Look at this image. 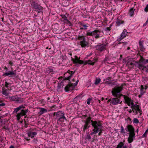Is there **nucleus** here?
Returning <instances> with one entry per match:
<instances>
[{"label":"nucleus","instance_id":"nucleus-35","mask_svg":"<svg viewBox=\"0 0 148 148\" xmlns=\"http://www.w3.org/2000/svg\"><path fill=\"white\" fill-rule=\"evenodd\" d=\"M133 122L136 123H139V121L137 119L134 118L133 120Z\"/></svg>","mask_w":148,"mask_h":148},{"label":"nucleus","instance_id":"nucleus-14","mask_svg":"<svg viewBox=\"0 0 148 148\" xmlns=\"http://www.w3.org/2000/svg\"><path fill=\"white\" fill-rule=\"evenodd\" d=\"M97 61V59L96 58H95L92 60H89L86 61V64H89L93 65L94 64L95 62H96Z\"/></svg>","mask_w":148,"mask_h":148},{"label":"nucleus","instance_id":"nucleus-58","mask_svg":"<svg viewBox=\"0 0 148 148\" xmlns=\"http://www.w3.org/2000/svg\"><path fill=\"white\" fill-rule=\"evenodd\" d=\"M130 49V48L129 47H128L127 48V50H128Z\"/></svg>","mask_w":148,"mask_h":148},{"label":"nucleus","instance_id":"nucleus-18","mask_svg":"<svg viewBox=\"0 0 148 148\" xmlns=\"http://www.w3.org/2000/svg\"><path fill=\"white\" fill-rule=\"evenodd\" d=\"M39 109L40 111L38 113L40 115L47 112V110L46 109L43 108H40Z\"/></svg>","mask_w":148,"mask_h":148},{"label":"nucleus","instance_id":"nucleus-37","mask_svg":"<svg viewBox=\"0 0 148 148\" xmlns=\"http://www.w3.org/2000/svg\"><path fill=\"white\" fill-rule=\"evenodd\" d=\"M82 26L83 27V28H82L83 29H87V27H88V26L86 25L83 24L82 25Z\"/></svg>","mask_w":148,"mask_h":148},{"label":"nucleus","instance_id":"nucleus-55","mask_svg":"<svg viewBox=\"0 0 148 148\" xmlns=\"http://www.w3.org/2000/svg\"><path fill=\"white\" fill-rule=\"evenodd\" d=\"M10 148H14V146L11 145L10 147Z\"/></svg>","mask_w":148,"mask_h":148},{"label":"nucleus","instance_id":"nucleus-46","mask_svg":"<svg viewBox=\"0 0 148 148\" xmlns=\"http://www.w3.org/2000/svg\"><path fill=\"white\" fill-rule=\"evenodd\" d=\"M71 75H70L69 76L66 78V79L67 80H69L70 78H71Z\"/></svg>","mask_w":148,"mask_h":148},{"label":"nucleus","instance_id":"nucleus-52","mask_svg":"<svg viewBox=\"0 0 148 148\" xmlns=\"http://www.w3.org/2000/svg\"><path fill=\"white\" fill-rule=\"evenodd\" d=\"M51 71H52V70H51V69H49H49H48V70H47V72H49H49H51Z\"/></svg>","mask_w":148,"mask_h":148},{"label":"nucleus","instance_id":"nucleus-6","mask_svg":"<svg viewBox=\"0 0 148 148\" xmlns=\"http://www.w3.org/2000/svg\"><path fill=\"white\" fill-rule=\"evenodd\" d=\"M64 114L62 112L59 111L56 113L57 118L58 121H64V120H66V119L64 117Z\"/></svg>","mask_w":148,"mask_h":148},{"label":"nucleus","instance_id":"nucleus-43","mask_svg":"<svg viewBox=\"0 0 148 148\" xmlns=\"http://www.w3.org/2000/svg\"><path fill=\"white\" fill-rule=\"evenodd\" d=\"M90 101H91V99H87V103L88 104V105L90 104Z\"/></svg>","mask_w":148,"mask_h":148},{"label":"nucleus","instance_id":"nucleus-25","mask_svg":"<svg viewBox=\"0 0 148 148\" xmlns=\"http://www.w3.org/2000/svg\"><path fill=\"white\" fill-rule=\"evenodd\" d=\"M145 90H144V87L143 85L141 86V89L140 90V93L141 96L143 95L145 93Z\"/></svg>","mask_w":148,"mask_h":148},{"label":"nucleus","instance_id":"nucleus-54","mask_svg":"<svg viewBox=\"0 0 148 148\" xmlns=\"http://www.w3.org/2000/svg\"><path fill=\"white\" fill-rule=\"evenodd\" d=\"M145 132L147 133H147H148V129L145 131Z\"/></svg>","mask_w":148,"mask_h":148},{"label":"nucleus","instance_id":"nucleus-20","mask_svg":"<svg viewBox=\"0 0 148 148\" xmlns=\"http://www.w3.org/2000/svg\"><path fill=\"white\" fill-rule=\"evenodd\" d=\"M139 62L146 64L148 63V59H145L143 57L141 56L140 59L139 60Z\"/></svg>","mask_w":148,"mask_h":148},{"label":"nucleus","instance_id":"nucleus-29","mask_svg":"<svg viewBox=\"0 0 148 148\" xmlns=\"http://www.w3.org/2000/svg\"><path fill=\"white\" fill-rule=\"evenodd\" d=\"M88 124L85 123V124L84 125L83 129V131L85 132V130L88 128L89 127V126H88Z\"/></svg>","mask_w":148,"mask_h":148},{"label":"nucleus","instance_id":"nucleus-19","mask_svg":"<svg viewBox=\"0 0 148 148\" xmlns=\"http://www.w3.org/2000/svg\"><path fill=\"white\" fill-rule=\"evenodd\" d=\"M135 9L134 8H130L129 11V14L130 16H132L134 15Z\"/></svg>","mask_w":148,"mask_h":148},{"label":"nucleus","instance_id":"nucleus-39","mask_svg":"<svg viewBox=\"0 0 148 148\" xmlns=\"http://www.w3.org/2000/svg\"><path fill=\"white\" fill-rule=\"evenodd\" d=\"M86 139L89 140L90 139L91 137L89 135H87L86 137Z\"/></svg>","mask_w":148,"mask_h":148},{"label":"nucleus","instance_id":"nucleus-15","mask_svg":"<svg viewBox=\"0 0 148 148\" xmlns=\"http://www.w3.org/2000/svg\"><path fill=\"white\" fill-rule=\"evenodd\" d=\"M73 86V84L71 83L69 84L65 87V89L66 91H68L71 90Z\"/></svg>","mask_w":148,"mask_h":148},{"label":"nucleus","instance_id":"nucleus-38","mask_svg":"<svg viewBox=\"0 0 148 148\" xmlns=\"http://www.w3.org/2000/svg\"><path fill=\"white\" fill-rule=\"evenodd\" d=\"M9 84L7 82H5V86L6 88H8L9 86Z\"/></svg>","mask_w":148,"mask_h":148},{"label":"nucleus","instance_id":"nucleus-33","mask_svg":"<svg viewBox=\"0 0 148 148\" xmlns=\"http://www.w3.org/2000/svg\"><path fill=\"white\" fill-rule=\"evenodd\" d=\"M135 64L133 62H128V65L130 66L131 67L134 66Z\"/></svg>","mask_w":148,"mask_h":148},{"label":"nucleus","instance_id":"nucleus-34","mask_svg":"<svg viewBox=\"0 0 148 148\" xmlns=\"http://www.w3.org/2000/svg\"><path fill=\"white\" fill-rule=\"evenodd\" d=\"M121 133L123 134H125V133L124 129L122 126H121Z\"/></svg>","mask_w":148,"mask_h":148},{"label":"nucleus","instance_id":"nucleus-61","mask_svg":"<svg viewBox=\"0 0 148 148\" xmlns=\"http://www.w3.org/2000/svg\"><path fill=\"white\" fill-rule=\"evenodd\" d=\"M98 102L99 103H100V100H98Z\"/></svg>","mask_w":148,"mask_h":148},{"label":"nucleus","instance_id":"nucleus-41","mask_svg":"<svg viewBox=\"0 0 148 148\" xmlns=\"http://www.w3.org/2000/svg\"><path fill=\"white\" fill-rule=\"evenodd\" d=\"M62 17L64 20H67V18L65 15H62Z\"/></svg>","mask_w":148,"mask_h":148},{"label":"nucleus","instance_id":"nucleus-17","mask_svg":"<svg viewBox=\"0 0 148 148\" xmlns=\"http://www.w3.org/2000/svg\"><path fill=\"white\" fill-rule=\"evenodd\" d=\"M27 134L29 137H31V138H32L36 135L37 133L35 132H29L27 133Z\"/></svg>","mask_w":148,"mask_h":148},{"label":"nucleus","instance_id":"nucleus-47","mask_svg":"<svg viewBox=\"0 0 148 148\" xmlns=\"http://www.w3.org/2000/svg\"><path fill=\"white\" fill-rule=\"evenodd\" d=\"M9 64H10L11 65H12L13 64V63L10 61H9Z\"/></svg>","mask_w":148,"mask_h":148},{"label":"nucleus","instance_id":"nucleus-23","mask_svg":"<svg viewBox=\"0 0 148 148\" xmlns=\"http://www.w3.org/2000/svg\"><path fill=\"white\" fill-rule=\"evenodd\" d=\"M97 48L99 51H102L105 49L106 45H100L97 46Z\"/></svg>","mask_w":148,"mask_h":148},{"label":"nucleus","instance_id":"nucleus-60","mask_svg":"<svg viewBox=\"0 0 148 148\" xmlns=\"http://www.w3.org/2000/svg\"><path fill=\"white\" fill-rule=\"evenodd\" d=\"M104 99V98H102L101 99V100L102 101H103V100Z\"/></svg>","mask_w":148,"mask_h":148},{"label":"nucleus","instance_id":"nucleus-11","mask_svg":"<svg viewBox=\"0 0 148 148\" xmlns=\"http://www.w3.org/2000/svg\"><path fill=\"white\" fill-rule=\"evenodd\" d=\"M122 101H120L119 99L117 98H113L112 99L111 103L114 105H116L121 103Z\"/></svg>","mask_w":148,"mask_h":148},{"label":"nucleus","instance_id":"nucleus-8","mask_svg":"<svg viewBox=\"0 0 148 148\" xmlns=\"http://www.w3.org/2000/svg\"><path fill=\"white\" fill-rule=\"evenodd\" d=\"M28 111V109L26 110H21V112H20L18 113L16 116L17 117L18 120L19 121L21 117L25 115L26 113Z\"/></svg>","mask_w":148,"mask_h":148},{"label":"nucleus","instance_id":"nucleus-62","mask_svg":"<svg viewBox=\"0 0 148 148\" xmlns=\"http://www.w3.org/2000/svg\"><path fill=\"white\" fill-rule=\"evenodd\" d=\"M92 55V53H90V55L89 56H90L91 55Z\"/></svg>","mask_w":148,"mask_h":148},{"label":"nucleus","instance_id":"nucleus-57","mask_svg":"<svg viewBox=\"0 0 148 148\" xmlns=\"http://www.w3.org/2000/svg\"><path fill=\"white\" fill-rule=\"evenodd\" d=\"M27 140H30L29 139L27 138H25Z\"/></svg>","mask_w":148,"mask_h":148},{"label":"nucleus","instance_id":"nucleus-51","mask_svg":"<svg viewBox=\"0 0 148 148\" xmlns=\"http://www.w3.org/2000/svg\"><path fill=\"white\" fill-rule=\"evenodd\" d=\"M5 105V103H2L0 104V106H3Z\"/></svg>","mask_w":148,"mask_h":148},{"label":"nucleus","instance_id":"nucleus-1","mask_svg":"<svg viewBox=\"0 0 148 148\" xmlns=\"http://www.w3.org/2000/svg\"><path fill=\"white\" fill-rule=\"evenodd\" d=\"M123 97L126 103L130 106L132 109L133 112L134 113V114L135 115L137 114L138 112H139L140 114V115L141 114V111L139 108V106L137 104H134L133 100L128 97L123 95Z\"/></svg>","mask_w":148,"mask_h":148},{"label":"nucleus","instance_id":"nucleus-22","mask_svg":"<svg viewBox=\"0 0 148 148\" xmlns=\"http://www.w3.org/2000/svg\"><path fill=\"white\" fill-rule=\"evenodd\" d=\"M24 108V106L23 105H21L19 107L16 108L14 109V111L13 112L14 113H17L19 110H21V109L23 108Z\"/></svg>","mask_w":148,"mask_h":148},{"label":"nucleus","instance_id":"nucleus-13","mask_svg":"<svg viewBox=\"0 0 148 148\" xmlns=\"http://www.w3.org/2000/svg\"><path fill=\"white\" fill-rule=\"evenodd\" d=\"M135 137V133L130 134L128 138V141L129 143H132L133 140V138Z\"/></svg>","mask_w":148,"mask_h":148},{"label":"nucleus","instance_id":"nucleus-56","mask_svg":"<svg viewBox=\"0 0 148 148\" xmlns=\"http://www.w3.org/2000/svg\"><path fill=\"white\" fill-rule=\"evenodd\" d=\"M4 69L5 70H7L8 69L7 68L6 66H5Z\"/></svg>","mask_w":148,"mask_h":148},{"label":"nucleus","instance_id":"nucleus-9","mask_svg":"<svg viewBox=\"0 0 148 148\" xmlns=\"http://www.w3.org/2000/svg\"><path fill=\"white\" fill-rule=\"evenodd\" d=\"M127 34L128 32H127L126 30L125 29H124L121 34L120 36L117 38V40L118 41H120L126 37V36L127 35Z\"/></svg>","mask_w":148,"mask_h":148},{"label":"nucleus","instance_id":"nucleus-2","mask_svg":"<svg viewBox=\"0 0 148 148\" xmlns=\"http://www.w3.org/2000/svg\"><path fill=\"white\" fill-rule=\"evenodd\" d=\"M91 122L93 129L92 132L90 133V134L92 135L99 133L98 136L101 135L103 130V127L101 123L100 122L92 120H91Z\"/></svg>","mask_w":148,"mask_h":148},{"label":"nucleus","instance_id":"nucleus-49","mask_svg":"<svg viewBox=\"0 0 148 148\" xmlns=\"http://www.w3.org/2000/svg\"><path fill=\"white\" fill-rule=\"evenodd\" d=\"M78 82V81H77V82H76V83L75 84H73L74 86H76V85H77Z\"/></svg>","mask_w":148,"mask_h":148},{"label":"nucleus","instance_id":"nucleus-26","mask_svg":"<svg viewBox=\"0 0 148 148\" xmlns=\"http://www.w3.org/2000/svg\"><path fill=\"white\" fill-rule=\"evenodd\" d=\"M140 62H139V61L138 62H137V63H138V67L140 69H141L142 70H144L145 69V68H146V67L145 66H143V64H140Z\"/></svg>","mask_w":148,"mask_h":148},{"label":"nucleus","instance_id":"nucleus-3","mask_svg":"<svg viewBox=\"0 0 148 148\" xmlns=\"http://www.w3.org/2000/svg\"><path fill=\"white\" fill-rule=\"evenodd\" d=\"M122 90V88L121 86L115 87L112 91V95L116 97H120L122 95L120 93Z\"/></svg>","mask_w":148,"mask_h":148},{"label":"nucleus","instance_id":"nucleus-45","mask_svg":"<svg viewBox=\"0 0 148 148\" xmlns=\"http://www.w3.org/2000/svg\"><path fill=\"white\" fill-rule=\"evenodd\" d=\"M68 72L69 73H71L72 74L74 73V72H73V71H70L69 70L68 71Z\"/></svg>","mask_w":148,"mask_h":148},{"label":"nucleus","instance_id":"nucleus-30","mask_svg":"<svg viewBox=\"0 0 148 148\" xmlns=\"http://www.w3.org/2000/svg\"><path fill=\"white\" fill-rule=\"evenodd\" d=\"M34 8L36 10H40L41 9V7L38 5V4L36 5V6H34Z\"/></svg>","mask_w":148,"mask_h":148},{"label":"nucleus","instance_id":"nucleus-28","mask_svg":"<svg viewBox=\"0 0 148 148\" xmlns=\"http://www.w3.org/2000/svg\"><path fill=\"white\" fill-rule=\"evenodd\" d=\"M143 45V41H140L139 42V45L140 47V48L141 50H143L144 49Z\"/></svg>","mask_w":148,"mask_h":148},{"label":"nucleus","instance_id":"nucleus-16","mask_svg":"<svg viewBox=\"0 0 148 148\" xmlns=\"http://www.w3.org/2000/svg\"><path fill=\"white\" fill-rule=\"evenodd\" d=\"M16 75L15 73L13 71H9L8 72L4 73L3 75V76H11L12 75Z\"/></svg>","mask_w":148,"mask_h":148},{"label":"nucleus","instance_id":"nucleus-50","mask_svg":"<svg viewBox=\"0 0 148 148\" xmlns=\"http://www.w3.org/2000/svg\"><path fill=\"white\" fill-rule=\"evenodd\" d=\"M127 110L129 112V113H131V112H132V111H132V110Z\"/></svg>","mask_w":148,"mask_h":148},{"label":"nucleus","instance_id":"nucleus-7","mask_svg":"<svg viewBox=\"0 0 148 148\" xmlns=\"http://www.w3.org/2000/svg\"><path fill=\"white\" fill-rule=\"evenodd\" d=\"M9 98L10 101H16L19 102H21L23 101V99L18 97L17 95L9 96Z\"/></svg>","mask_w":148,"mask_h":148},{"label":"nucleus","instance_id":"nucleus-24","mask_svg":"<svg viewBox=\"0 0 148 148\" xmlns=\"http://www.w3.org/2000/svg\"><path fill=\"white\" fill-rule=\"evenodd\" d=\"M123 21L120 20L119 19H117L116 22V25L117 26H119L121 24L123 23Z\"/></svg>","mask_w":148,"mask_h":148},{"label":"nucleus","instance_id":"nucleus-32","mask_svg":"<svg viewBox=\"0 0 148 148\" xmlns=\"http://www.w3.org/2000/svg\"><path fill=\"white\" fill-rule=\"evenodd\" d=\"M101 81V79L99 78H97L95 82V84H97L99 83Z\"/></svg>","mask_w":148,"mask_h":148},{"label":"nucleus","instance_id":"nucleus-64","mask_svg":"<svg viewBox=\"0 0 148 148\" xmlns=\"http://www.w3.org/2000/svg\"><path fill=\"white\" fill-rule=\"evenodd\" d=\"M147 89V87H145V89Z\"/></svg>","mask_w":148,"mask_h":148},{"label":"nucleus","instance_id":"nucleus-40","mask_svg":"<svg viewBox=\"0 0 148 148\" xmlns=\"http://www.w3.org/2000/svg\"><path fill=\"white\" fill-rule=\"evenodd\" d=\"M145 11L147 12L148 11V5H147L145 9Z\"/></svg>","mask_w":148,"mask_h":148},{"label":"nucleus","instance_id":"nucleus-10","mask_svg":"<svg viewBox=\"0 0 148 148\" xmlns=\"http://www.w3.org/2000/svg\"><path fill=\"white\" fill-rule=\"evenodd\" d=\"M125 130L129 132V134L134 133V129L131 125L126 126Z\"/></svg>","mask_w":148,"mask_h":148},{"label":"nucleus","instance_id":"nucleus-53","mask_svg":"<svg viewBox=\"0 0 148 148\" xmlns=\"http://www.w3.org/2000/svg\"><path fill=\"white\" fill-rule=\"evenodd\" d=\"M111 100H112V99H110L109 100H108V102H111Z\"/></svg>","mask_w":148,"mask_h":148},{"label":"nucleus","instance_id":"nucleus-48","mask_svg":"<svg viewBox=\"0 0 148 148\" xmlns=\"http://www.w3.org/2000/svg\"><path fill=\"white\" fill-rule=\"evenodd\" d=\"M147 133H145V132L144 134L143 135V137H145L146 136V135H147Z\"/></svg>","mask_w":148,"mask_h":148},{"label":"nucleus","instance_id":"nucleus-21","mask_svg":"<svg viewBox=\"0 0 148 148\" xmlns=\"http://www.w3.org/2000/svg\"><path fill=\"white\" fill-rule=\"evenodd\" d=\"M116 148H127V147L126 145H124L123 143L121 142L117 145Z\"/></svg>","mask_w":148,"mask_h":148},{"label":"nucleus","instance_id":"nucleus-5","mask_svg":"<svg viewBox=\"0 0 148 148\" xmlns=\"http://www.w3.org/2000/svg\"><path fill=\"white\" fill-rule=\"evenodd\" d=\"M77 38L80 41V45L82 47H85L88 45V43L86 41L85 38L84 36H79Z\"/></svg>","mask_w":148,"mask_h":148},{"label":"nucleus","instance_id":"nucleus-42","mask_svg":"<svg viewBox=\"0 0 148 148\" xmlns=\"http://www.w3.org/2000/svg\"><path fill=\"white\" fill-rule=\"evenodd\" d=\"M110 27H108L106 28L105 31H110Z\"/></svg>","mask_w":148,"mask_h":148},{"label":"nucleus","instance_id":"nucleus-31","mask_svg":"<svg viewBox=\"0 0 148 148\" xmlns=\"http://www.w3.org/2000/svg\"><path fill=\"white\" fill-rule=\"evenodd\" d=\"M90 120L91 118L90 117H89L88 118L86 121H85V123L88 124L90 123Z\"/></svg>","mask_w":148,"mask_h":148},{"label":"nucleus","instance_id":"nucleus-27","mask_svg":"<svg viewBox=\"0 0 148 148\" xmlns=\"http://www.w3.org/2000/svg\"><path fill=\"white\" fill-rule=\"evenodd\" d=\"M2 93L3 95L7 96L9 94V90L3 89L2 90Z\"/></svg>","mask_w":148,"mask_h":148},{"label":"nucleus","instance_id":"nucleus-36","mask_svg":"<svg viewBox=\"0 0 148 148\" xmlns=\"http://www.w3.org/2000/svg\"><path fill=\"white\" fill-rule=\"evenodd\" d=\"M37 5V3L34 1H32L31 3V5L33 7H34V6H36Z\"/></svg>","mask_w":148,"mask_h":148},{"label":"nucleus","instance_id":"nucleus-44","mask_svg":"<svg viewBox=\"0 0 148 148\" xmlns=\"http://www.w3.org/2000/svg\"><path fill=\"white\" fill-rule=\"evenodd\" d=\"M148 23V18L147 19L146 22L144 24V26H146Z\"/></svg>","mask_w":148,"mask_h":148},{"label":"nucleus","instance_id":"nucleus-59","mask_svg":"<svg viewBox=\"0 0 148 148\" xmlns=\"http://www.w3.org/2000/svg\"><path fill=\"white\" fill-rule=\"evenodd\" d=\"M142 96L141 95H139L138 97H141Z\"/></svg>","mask_w":148,"mask_h":148},{"label":"nucleus","instance_id":"nucleus-4","mask_svg":"<svg viewBox=\"0 0 148 148\" xmlns=\"http://www.w3.org/2000/svg\"><path fill=\"white\" fill-rule=\"evenodd\" d=\"M100 33V31L98 30H95L92 32L88 31L86 32V35L92 36L97 39L99 38Z\"/></svg>","mask_w":148,"mask_h":148},{"label":"nucleus","instance_id":"nucleus-63","mask_svg":"<svg viewBox=\"0 0 148 148\" xmlns=\"http://www.w3.org/2000/svg\"><path fill=\"white\" fill-rule=\"evenodd\" d=\"M147 72H148V68L147 69V70L146 71Z\"/></svg>","mask_w":148,"mask_h":148},{"label":"nucleus","instance_id":"nucleus-12","mask_svg":"<svg viewBox=\"0 0 148 148\" xmlns=\"http://www.w3.org/2000/svg\"><path fill=\"white\" fill-rule=\"evenodd\" d=\"M72 60L73 63H79L81 64L84 63V62L80 60L79 58H78L76 56H75V58H73Z\"/></svg>","mask_w":148,"mask_h":148}]
</instances>
